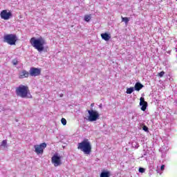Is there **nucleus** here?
Masks as SVG:
<instances>
[{
  "label": "nucleus",
  "mask_w": 177,
  "mask_h": 177,
  "mask_svg": "<svg viewBox=\"0 0 177 177\" xmlns=\"http://www.w3.org/2000/svg\"><path fill=\"white\" fill-rule=\"evenodd\" d=\"M30 42L35 48V49H37L39 53L41 52H44L45 50V45H46V40L44 39V37H39V38H35V37H32L30 40Z\"/></svg>",
  "instance_id": "obj_1"
},
{
  "label": "nucleus",
  "mask_w": 177,
  "mask_h": 177,
  "mask_svg": "<svg viewBox=\"0 0 177 177\" xmlns=\"http://www.w3.org/2000/svg\"><path fill=\"white\" fill-rule=\"evenodd\" d=\"M15 93L17 96L22 97V99H31L32 97L30 91H28V87L21 84L16 88Z\"/></svg>",
  "instance_id": "obj_2"
},
{
  "label": "nucleus",
  "mask_w": 177,
  "mask_h": 177,
  "mask_svg": "<svg viewBox=\"0 0 177 177\" xmlns=\"http://www.w3.org/2000/svg\"><path fill=\"white\" fill-rule=\"evenodd\" d=\"M78 150L82 151L84 154L89 155L92 152V145L88 140H84L77 144Z\"/></svg>",
  "instance_id": "obj_3"
},
{
  "label": "nucleus",
  "mask_w": 177,
  "mask_h": 177,
  "mask_svg": "<svg viewBox=\"0 0 177 177\" xmlns=\"http://www.w3.org/2000/svg\"><path fill=\"white\" fill-rule=\"evenodd\" d=\"M162 143L163 145L160 148L159 151L162 153V157H165V154H167V152L169 150V140L167 138H163Z\"/></svg>",
  "instance_id": "obj_4"
},
{
  "label": "nucleus",
  "mask_w": 177,
  "mask_h": 177,
  "mask_svg": "<svg viewBox=\"0 0 177 177\" xmlns=\"http://www.w3.org/2000/svg\"><path fill=\"white\" fill-rule=\"evenodd\" d=\"M17 41V37L16 35L10 34L6 35L3 37V42H6L8 45H16V41Z\"/></svg>",
  "instance_id": "obj_5"
},
{
  "label": "nucleus",
  "mask_w": 177,
  "mask_h": 177,
  "mask_svg": "<svg viewBox=\"0 0 177 177\" xmlns=\"http://www.w3.org/2000/svg\"><path fill=\"white\" fill-rule=\"evenodd\" d=\"M88 121L90 122H93L94 121H97L99 120V112L95 110L91 109L88 111Z\"/></svg>",
  "instance_id": "obj_6"
},
{
  "label": "nucleus",
  "mask_w": 177,
  "mask_h": 177,
  "mask_svg": "<svg viewBox=\"0 0 177 177\" xmlns=\"http://www.w3.org/2000/svg\"><path fill=\"white\" fill-rule=\"evenodd\" d=\"M35 152L39 155V154H44V149H46V143L43 142L40 145H35L34 146Z\"/></svg>",
  "instance_id": "obj_7"
},
{
  "label": "nucleus",
  "mask_w": 177,
  "mask_h": 177,
  "mask_svg": "<svg viewBox=\"0 0 177 177\" xmlns=\"http://www.w3.org/2000/svg\"><path fill=\"white\" fill-rule=\"evenodd\" d=\"M51 162L55 167H59V165H62V157L57 153L54 154L53 156L51 158Z\"/></svg>",
  "instance_id": "obj_8"
},
{
  "label": "nucleus",
  "mask_w": 177,
  "mask_h": 177,
  "mask_svg": "<svg viewBox=\"0 0 177 177\" xmlns=\"http://www.w3.org/2000/svg\"><path fill=\"white\" fill-rule=\"evenodd\" d=\"M29 74L30 77H38V75H41V68L31 67L29 71Z\"/></svg>",
  "instance_id": "obj_9"
},
{
  "label": "nucleus",
  "mask_w": 177,
  "mask_h": 177,
  "mask_svg": "<svg viewBox=\"0 0 177 177\" xmlns=\"http://www.w3.org/2000/svg\"><path fill=\"white\" fill-rule=\"evenodd\" d=\"M0 16L3 20H9L12 17V12L10 11L8 12V10H3L1 12Z\"/></svg>",
  "instance_id": "obj_10"
},
{
  "label": "nucleus",
  "mask_w": 177,
  "mask_h": 177,
  "mask_svg": "<svg viewBox=\"0 0 177 177\" xmlns=\"http://www.w3.org/2000/svg\"><path fill=\"white\" fill-rule=\"evenodd\" d=\"M140 106H141L142 111H146V109H147V102L145 101L143 97H141L140 99Z\"/></svg>",
  "instance_id": "obj_11"
},
{
  "label": "nucleus",
  "mask_w": 177,
  "mask_h": 177,
  "mask_svg": "<svg viewBox=\"0 0 177 177\" xmlns=\"http://www.w3.org/2000/svg\"><path fill=\"white\" fill-rule=\"evenodd\" d=\"M28 75H30V72L24 70L19 73V77L21 80H23V78H28Z\"/></svg>",
  "instance_id": "obj_12"
},
{
  "label": "nucleus",
  "mask_w": 177,
  "mask_h": 177,
  "mask_svg": "<svg viewBox=\"0 0 177 177\" xmlns=\"http://www.w3.org/2000/svg\"><path fill=\"white\" fill-rule=\"evenodd\" d=\"M143 84H142L140 82H136L135 86H134V91H139L140 89L143 88Z\"/></svg>",
  "instance_id": "obj_13"
},
{
  "label": "nucleus",
  "mask_w": 177,
  "mask_h": 177,
  "mask_svg": "<svg viewBox=\"0 0 177 177\" xmlns=\"http://www.w3.org/2000/svg\"><path fill=\"white\" fill-rule=\"evenodd\" d=\"M101 37L104 41H109L110 38H111V37L108 33L101 34Z\"/></svg>",
  "instance_id": "obj_14"
},
{
  "label": "nucleus",
  "mask_w": 177,
  "mask_h": 177,
  "mask_svg": "<svg viewBox=\"0 0 177 177\" xmlns=\"http://www.w3.org/2000/svg\"><path fill=\"white\" fill-rule=\"evenodd\" d=\"M100 177H110V171H102Z\"/></svg>",
  "instance_id": "obj_15"
},
{
  "label": "nucleus",
  "mask_w": 177,
  "mask_h": 177,
  "mask_svg": "<svg viewBox=\"0 0 177 177\" xmlns=\"http://www.w3.org/2000/svg\"><path fill=\"white\" fill-rule=\"evenodd\" d=\"M133 91H135L134 87H130L127 89L126 93H127V95H131V93H132Z\"/></svg>",
  "instance_id": "obj_16"
},
{
  "label": "nucleus",
  "mask_w": 177,
  "mask_h": 177,
  "mask_svg": "<svg viewBox=\"0 0 177 177\" xmlns=\"http://www.w3.org/2000/svg\"><path fill=\"white\" fill-rule=\"evenodd\" d=\"M6 145H8V140H3L1 142V147H6Z\"/></svg>",
  "instance_id": "obj_17"
},
{
  "label": "nucleus",
  "mask_w": 177,
  "mask_h": 177,
  "mask_svg": "<svg viewBox=\"0 0 177 177\" xmlns=\"http://www.w3.org/2000/svg\"><path fill=\"white\" fill-rule=\"evenodd\" d=\"M122 21H124V23L126 24H128V23L129 22V18H128V17H122Z\"/></svg>",
  "instance_id": "obj_18"
},
{
  "label": "nucleus",
  "mask_w": 177,
  "mask_h": 177,
  "mask_svg": "<svg viewBox=\"0 0 177 177\" xmlns=\"http://www.w3.org/2000/svg\"><path fill=\"white\" fill-rule=\"evenodd\" d=\"M91 21V15H85L84 16V21Z\"/></svg>",
  "instance_id": "obj_19"
},
{
  "label": "nucleus",
  "mask_w": 177,
  "mask_h": 177,
  "mask_svg": "<svg viewBox=\"0 0 177 177\" xmlns=\"http://www.w3.org/2000/svg\"><path fill=\"white\" fill-rule=\"evenodd\" d=\"M61 122L63 125H67V120L64 119V118H62Z\"/></svg>",
  "instance_id": "obj_20"
},
{
  "label": "nucleus",
  "mask_w": 177,
  "mask_h": 177,
  "mask_svg": "<svg viewBox=\"0 0 177 177\" xmlns=\"http://www.w3.org/2000/svg\"><path fill=\"white\" fill-rule=\"evenodd\" d=\"M142 129L145 131V132H149V127H147L146 125L142 127Z\"/></svg>",
  "instance_id": "obj_21"
},
{
  "label": "nucleus",
  "mask_w": 177,
  "mask_h": 177,
  "mask_svg": "<svg viewBox=\"0 0 177 177\" xmlns=\"http://www.w3.org/2000/svg\"><path fill=\"white\" fill-rule=\"evenodd\" d=\"M138 171L140 174H143L146 171V169H145V168L140 167Z\"/></svg>",
  "instance_id": "obj_22"
},
{
  "label": "nucleus",
  "mask_w": 177,
  "mask_h": 177,
  "mask_svg": "<svg viewBox=\"0 0 177 177\" xmlns=\"http://www.w3.org/2000/svg\"><path fill=\"white\" fill-rule=\"evenodd\" d=\"M12 63L14 66H17V64H18L19 63V61H17V59H15L12 60Z\"/></svg>",
  "instance_id": "obj_23"
},
{
  "label": "nucleus",
  "mask_w": 177,
  "mask_h": 177,
  "mask_svg": "<svg viewBox=\"0 0 177 177\" xmlns=\"http://www.w3.org/2000/svg\"><path fill=\"white\" fill-rule=\"evenodd\" d=\"M164 74H165V72L161 71L160 73H158V77H164Z\"/></svg>",
  "instance_id": "obj_24"
},
{
  "label": "nucleus",
  "mask_w": 177,
  "mask_h": 177,
  "mask_svg": "<svg viewBox=\"0 0 177 177\" xmlns=\"http://www.w3.org/2000/svg\"><path fill=\"white\" fill-rule=\"evenodd\" d=\"M164 169H165V165H162L161 167H160V171H164Z\"/></svg>",
  "instance_id": "obj_25"
},
{
  "label": "nucleus",
  "mask_w": 177,
  "mask_h": 177,
  "mask_svg": "<svg viewBox=\"0 0 177 177\" xmlns=\"http://www.w3.org/2000/svg\"><path fill=\"white\" fill-rule=\"evenodd\" d=\"M172 121H174V117L170 116V120L169 121V122H172Z\"/></svg>",
  "instance_id": "obj_26"
},
{
  "label": "nucleus",
  "mask_w": 177,
  "mask_h": 177,
  "mask_svg": "<svg viewBox=\"0 0 177 177\" xmlns=\"http://www.w3.org/2000/svg\"><path fill=\"white\" fill-rule=\"evenodd\" d=\"M158 174H160V175H161L162 174V172H160V170H157Z\"/></svg>",
  "instance_id": "obj_27"
},
{
  "label": "nucleus",
  "mask_w": 177,
  "mask_h": 177,
  "mask_svg": "<svg viewBox=\"0 0 177 177\" xmlns=\"http://www.w3.org/2000/svg\"><path fill=\"white\" fill-rule=\"evenodd\" d=\"M174 104H177V100L174 101Z\"/></svg>",
  "instance_id": "obj_28"
},
{
  "label": "nucleus",
  "mask_w": 177,
  "mask_h": 177,
  "mask_svg": "<svg viewBox=\"0 0 177 177\" xmlns=\"http://www.w3.org/2000/svg\"><path fill=\"white\" fill-rule=\"evenodd\" d=\"M93 106H95V104H91V107H93Z\"/></svg>",
  "instance_id": "obj_29"
},
{
  "label": "nucleus",
  "mask_w": 177,
  "mask_h": 177,
  "mask_svg": "<svg viewBox=\"0 0 177 177\" xmlns=\"http://www.w3.org/2000/svg\"><path fill=\"white\" fill-rule=\"evenodd\" d=\"M60 97H63V94H62V95H60Z\"/></svg>",
  "instance_id": "obj_30"
}]
</instances>
